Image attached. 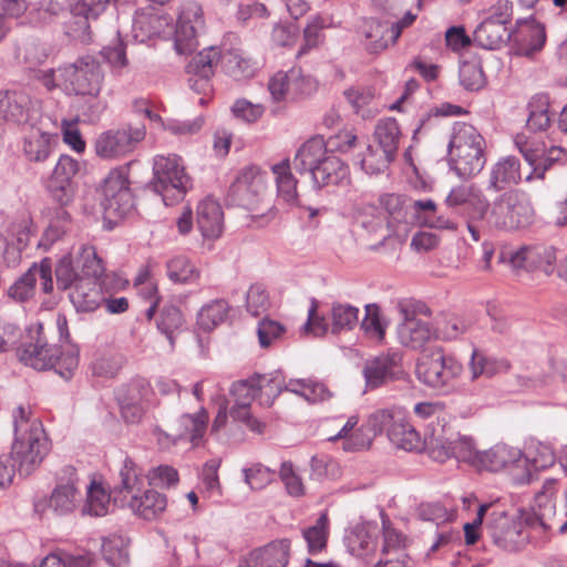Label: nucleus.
<instances>
[{
    "label": "nucleus",
    "instance_id": "8",
    "mask_svg": "<svg viewBox=\"0 0 567 567\" xmlns=\"http://www.w3.org/2000/svg\"><path fill=\"white\" fill-rule=\"evenodd\" d=\"M62 85L68 94L96 99L104 82V71L100 61L92 55H83L73 63L59 68Z\"/></svg>",
    "mask_w": 567,
    "mask_h": 567
},
{
    "label": "nucleus",
    "instance_id": "29",
    "mask_svg": "<svg viewBox=\"0 0 567 567\" xmlns=\"http://www.w3.org/2000/svg\"><path fill=\"white\" fill-rule=\"evenodd\" d=\"M166 497L154 489H145L130 496L123 505L144 519H154L166 508Z\"/></svg>",
    "mask_w": 567,
    "mask_h": 567
},
{
    "label": "nucleus",
    "instance_id": "42",
    "mask_svg": "<svg viewBox=\"0 0 567 567\" xmlns=\"http://www.w3.org/2000/svg\"><path fill=\"white\" fill-rule=\"evenodd\" d=\"M74 262L82 278L102 280L106 276L103 261L93 246H83L79 250Z\"/></svg>",
    "mask_w": 567,
    "mask_h": 567
},
{
    "label": "nucleus",
    "instance_id": "57",
    "mask_svg": "<svg viewBox=\"0 0 567 567\" xmlns=\"http://www.w3.org/2000/svg\"><path fill=\"white\" fill-rule=\"evenodd\" d=\"M257 382V391L260 392V404L271 406L275 399L282 392L286 391L285 383L279 377H256L254 378Z\"/></svg>",
    "mask_w": 567,
    "mask_h": 567
},
{
    "label": "nucleus",
    "instance_id": "56",
    "mask_svg": "<svg viewBox=\"0 0 567 567\" xmlns=\"http://www.w3.org/2000/svg\"><path fill=\"white\" fill-rule=\"evenodd\" d=\"M329 519L327 514H321L316 524L303 530V537L310 553L319 551L326 547Z\"/></svg>",
    "mask_w": 567,
    "mask_h": 567
},
{
    "label": "nucleus",
    "instance_id": "9",
    "mask_svg": "<svg viewBox=\"0 0 567 567\" xmlns=\"http://www.w3.org/2000/svg\"><path fill=\"white\" fill-rule=\"evenodd\" d=\"M523 451L505 443H498L481 452L477 468L492 473L506 472L519 484L532 481V472L523 467Z\"/></svg>",
    "mask_w": 567,
    "mask_h": 567
},
{
    "label": "nucleus",
    "instance_id": "13",
    "mask_svg": "<svg viewBox=\"0 0 567 567\" xmlns=\"http://www.w3.org/2000/svg\"><path fill=\"white\" fill-rule=\"evenodd\" d=\"M80 172L78 159L61 155L47 181L45 188L51 198L61 206L70 205L76 194L78 184L75 178Z\"/></svg>",
    "mask_w": 567,
    "mask_h": 567
},
{
    "label": "nucleus",
    "instance_id": "26",
    "mask_svg": "<svg viewBox=\"0 0 567 567\" xmlns=\"http://www.w3.org/2000/svg\"><path fill=\"white\" fill-rule=\"evenodd\" d=\"M359 416L353 414L348 417L340 431L329 437V441H342V450L346 452H359L368 450L372 444V436L364 426L357 427Z\"/></svg>",
    "mask_w": 567,
    "mask_h": 567
},
{
    "label": "nucleus",
    "instance_id": "2",
    "mask_svg": "<svg viewBox=\"0 0 567 567\" xmlns=\"http://www.w3.org/2000/svg\"><path fill=\"white\" fill-rule=\"evenodd\" d=\"M14 441L11 453L18 463L20 475H30L50 451V441L38 417L29 409L18 406L13 411Z\"/></svg>",
    "mask_w": 567,
    "mask_h": 567
},
{
    "label": "nucleus",
    "instance_id": "30",
    "mask_svg": "<svg viewBox=\"0 0 567 567\" xmlns=\"http://www.w3.org/2000/svg\"><path fill=\"white\" fill-rule=\"evenodd\" d=\"M30 99L23 92H0V120L17 124L25 123L29 118Z\"/></svg>",
    "mask_w": 567,
    "mask_h": 567
},
{
    "label": "nucleus",
    "instance_id": "36",
    "mask_svg": "<svg viewBox=\"0 0 567 567\" xmlns=\"http://www.w3.org/2000/svg\"><path fill=\"white\" fill-rule=\"evenodd\" d=\"M523 467L526 466L534 471H540L551 467L555 464L556 455L549 443L530 440L523 452Z\"/></svg>",
    "mask_w": 567,
    "mask_h": 567
},
{
    "label": "nucleus",
    "instance_id": "41",
    "mask_svg": "<svg viewBox=\"0 0 567 567\" xmlns=\"http://www.w3.org/2000/svg\"><path fill=\"white\" fill-rule=\"evenodd\" d=\"M374 144L380 148L386 150L396 156L401 140V130L392 117H385L378 122L373 133Z\"/></svg>",
    "mask_w": 567,
    "mask_h": 567
},
{
    "label": "nucleus",
    "instance_id": "10",
    "mask_svg": "<svg viewBox=\"0 0 567 567\" xmlns=\"http://www.w3.org/2000/svg\"><path fill=\"white\" fill-rule=\"evenodd\" d=\"M556 492V481H546L543 489L535 495V506L518 509L516 523L522 524L527 532L530 529L537 534H545L549 530L555 515Z\"/></svg>",
    "mask_w": 567,
    "mask_h": 567
},
{
    "label": "nucleus",
    "instance_id": "55",
    "mask_svg": "<svg viewBox=\"0 0 567 567\" xmlns=\"http://www.w3.org/2000/svg\"><path fill=\"white\" fill-rule=\"evenodd\" d=\"M56 286L61 290L73 289L82 279L75 262L70 256H63L55 267Z\"/></svg>",
    "mask_w": 567,
    "mask_h": 567
},
{
    "label": "nucleus",
    "instance_id": "38",
    "mask_svg": "<svg viewBox=\"0 0 567 567\" xmlns=\"http://www.w3.org/2000/svg\"><path fill=\"white\" fill-rule=\"evenodd\" d=\"M272 174L277 184L278 196L288 205L298 204L297 179L291 173V166L288 158L272 165Z\"/></svg>",
    "mask_w": 567,
    "mask_h": 567
},
{
    "label": "nucleus",
    "instance_id": "15",
    "mask_svg": "<svg viewBox=\"0 0 567 567\" xmlns=\"http://www.w3.org/2000/svg\"><path fill=\"white\" fill-rule=\"evenodd\" d=\"M204 27L202 7L195 1L184 2L175 29V48L179 54H185L195 48L196 37Z\"/></svg>",
    "mask_w": 567,
    "mask_h": 567
},
{
    "label": "nucleus",
    "instance_id": "59",
    "mask_svg": "<svg viewBox=\"0 0 567 567\" xmlns=\"http://www.w3.org/2000/svg\"><path fill=\"white\" fill-rule=\"evenodd\" d=\"M70 14V20L64 23L65 34L83 43L91 41L90 20L93 19L86 14H75L73 8Z\"/></svg>",
    "mask_w": 567,
    "mask_h": 567
},
{
    "label": "nucleus",
    "instance_id": "51",
    "mask_svg": "<svg viewBox=\"0 0 567 567\" xmlns=\"http://www.w3.org/2000/svg\"><path fill=\"white\" fill-rule=\"evenodd\" d=\"M349 551L357 557H368L375 550V542L365 526L354 527L346 538Z\"/></svg>",
    "mask_w": 567,
    "mask_h": 567
},
{
    "label": "nucleus",
    "instance_id": "61",
    "mask_svg": "<svg viewBox=\"0 0 567 567\" xmlns=\"http://www.w3.org/2000/svg\"><path fill=\"white\" fill-rule=\"evenodd\" d=\"M361 329L372 339L382 340L385 326L381 320L380 308L377 305L365 306V316L361 322Z\"/></svg>",
    "mask_w": 567,
    "mask_h": 567
},
{
    "label": "nucleus",
    "instance_id": "16",
    "mask_svg": "<svg viewBox=\"0 0 567 567\" xmlns=\"http://www.w3.org/2000/svg\"><path fill=\"white\" fill-rule=\"evenodd\" d=\"M117 286V279L106 275L102 280L82 278L70 292V300L78 311L92 312L104 300V293H110Z\"/></svg>",
    "mask_w": 567,
    "mask_h": 567
},
{
    "label": "nucleus",
    "instance_id": "43",
    "mask_svg": "<svg viewBox=\"0 0 567 567\" xmlns=\"http://www.w3.org/2000/svg\"><path fill=\"white\" fill-rule=\"evenodd\" d=\"M463 188H468V184H461L452 187L449 194L446 195L444 203L449 208L452 209H457L460 207L463 208L464 216L466 218L467 230L471 234L473 240L478 241L481 239V231L476 226V223H483L485 225V219L475 218L473 216L472 206L470 204L468 198L464 199V203H458V197L462 198L461 190Z\"/></svg>",
    "mask_w": 567,
    "mask_h": 567
},
{
    "label": "nucleus",
    "instance_id": "47",
    "mask_svg": "<svg viewBox=\"0 0 567 567\" xmlns=\"http://www.w3.org/2000/svg\"><path fill=\"white\" fill-rule=\"evenodd\" d=\"M362 32L365 38V48L371 53H378L388 48L391 37L385 38V33L390 32V28L378 20L369 19L362 24Z\"/></svg>",
    "mask_w": 567,
    "mask_h": 567
},
{
    "label": "nucleus",
    "instance_id": "44",
    "mask_svg": "<svg viewBox=\"0 0 567 567\" xmlns=\"http://www.w3.org/2000/svg\"><path fill=\"white\" fill-rule=\"evenodd\" d=\"M229 306L224 299L213 300L202 307L197 315V324L205 331L215 329L228 316Z\"/></svg>",
    "mask_w": 567,
    "mask_h": 567
},
{
    "label": "nucleus",
    "instance_id": "62",
    "mask_svg": "<svg viewBox=\"0 0 567 567\" xmlns=\"http://www.w3.org/2000/svg\"><path fill=\"white\" fill-rule=\"evenodd\" d=\"M399 409H383L375 411L368 420L367 431L371 434L372 439L384 430L395 423L396 416L401 414Z\"/></svg>",
    "mask_w": 567,
    "mask_h": 567
},
{
    "label": "nucleus",
    "instance_id": "11",
    "mask_svg": "<svg viewBox=\"0 0 567 567\" xmlns=\"http://www.w3.org/2000/svg\"><path fill=\"white\" fill-rule=\"evenodd\" d=\"M78 484L76 470L73 466H65L61 470L59 482L52 491L50 498L48 501H38L34 504L35 511L43 512L49 507L56 515L72 513L81 501Z\"/></svg>",
    "mask_w": 567,
    "mask_h": 567
},
{
    "label": "nucleus",
    "instance_id": "18",
    "mask_svg": "<svg viewBox=\"0 0 567 567\" xmlns=\"http://www.w3.org/2000/svg\"><path fill=\"white\" fill-rule=\"evenodd\" d=\"M145 133L143 125L105 132L96 140V154L104 158L125 155L145 137Z\"/></svg>",
    "mask_w": 567,
    "mask_h": 567
},
{
    "label": "nucleus",
    "instance_id": "5",
    "mask_svg": "<svg viewBox=\"0 0 567 567\" xmlns=\"http://www.w3.org/2000/svg\"><path fill=\"white\" fill-rule=\"evenodd\" d=\"M462 373V363L441 347H433L422 352L417 359V379L432 389L443 391L454 389Z\"/></svg>",
    "mask_w": 567,
    "mask_h": 567
},
{
    "label": "nucleus",
    "instance_id": "46",
    "mask_svg": "<svg viewBox=\"0 0 567 567\" xmlns=\"http://www.w3.org/2000/svg\"><path fill=\"white\" fill-rule=\"evenodd\" d=\"M111 506L110 494L97 483L91 482L87 487L86 501L82 507L83 515L104 516Z\"/></svg>",
    "mask_w": 567,
    "mask_h": 567
},
{
    "label": "nucleus",
    "instance_id": "4",
    "mask_svg": "<svg viewBox=\"0 0 567 567\" xmlns=\"http://www.w3.org/2000/svg\"><path fill=\"white\" fill-rule=\"evenodd\" d=\"M227 203L250 212L252 218L272 216L274 200L266 174L256 166L243 169L229 187Z\"/></svg>",
    "mask_w": 567,
    "mask_h": 567
},
{
    "label": "nucleus",
    "instance_id": "50",
    "mask_svg": "<svg viewBox=\"0 0 567 567\" xmlns=\"http://www.w3.org/2000/svg\"><path fill=\"white\" fill-rule=\"evenodd\" d=\"M331 332L353 329L359 320V309L348 305L334 302L330 311Z\"/></svg>",
    "mask_w": 567,
    "mask_h": 567
},
{
    "label": "nucleus",
    "instance_id": "45",
    "mask_svg": "<svg viewBox=\"0 0 567 567\" xmlns=\"http://www.w3.org/2000/svg\"><path fill=\"white\" fill-rule=\"evenodd\" d=\"M221 62V53L216 47H209L192 58L187 64V72L193 76L212 78L216 63Z\"/></svg>",
    "mask_w": 567,
    "mask_h": 567
},
{
    "label": "nucleus",
    "instance_id": "3",
    "mask_svg": "<svg viewBox=\"0 0 567 567\" xmlns=\"http://www.w3.org/2000/svg\"><path fill=\"white\" fill-rule=\"evenodd\" d=\"M485 140L471 124L458 122L452 130L449 156L452 168L461 178L477 175L486 163Z\"/></svg>",
    "mask_w": 567,
    "mask_h": 567
},
{
    "label": "nucleus",
    "instance_id": "54",
    "mask_svg": "<svg viewBox=\"0 0 567 567\" xmlns=\"http://www.w3.org/2000/svg\"><path fill=\"white\" fill-rule=\"evenodd\" d=\"M167 276L174 282L187 284L195 281L199 274L186 257L178 256L167 262Z\"/></svg>",
    "mask_w": 567,
    "mask_h": 567
},
{
    "label": "nucleus",
    "instance_id": "17",
    "mask_svg": "<svg viewBox=\"0 0 567 567\" xmlns=\"http://www.w3.org/2000/svg\"><path fill=\"white\" fill-rule=\"evenodd\" d=\"M41 279L42 289L45 293L53 290L52 265L45 258L41 262H34L23 275H21L8 290V296L16 301L24 302L31 299L35 292V284Z\"/></svg>",
    "mask_w": 567,
    "mask_h": 567
},
{
    "label": "nucleus",
    "instance_id": "28",
    "mask_svg": "<svg viewBox=\"0 0 567 567\" xmlns=\"http://www.w3.org/2000/svg\"><path fill=\"white\" fill-rule=\"evenodd\" d=\"M520 177L519 161L514 156L503 157L489 171L487 189L501 192L509 185L518 184Z\"/></svg>",
    "mask_w": 567,
    "mask_h": 567
},
{
    "label": "nucleus",
    "instance_id": "7",
    "mask_svg": "<svg viewBox=\"0 0 567 567\" xmlns=\"http://www.w3.org/2000/svg\"><path fill=\"white\" fill-rule=\"evenodd\" d=\"M154 190L162 196L165 205H173L183 199L192 187L179 156L175 154L157 155L154 158Z\"/></svg>",
    "mask_w": 567,
    "mask_h": 567
},
{
    "label": "nucleus",
    "instance_id": "21",
    "mask_svg": "<svg viewBox=\"0 0 567 567\" xmlns=\"http://www.w3.org/2000/svg\"><path fill=\"white\" fill-rule=\"evenodd\" d=\"M290 543L287 539L275 540L250 551L239 567H286L289 561Z\"/></svg>",
    "mask_w": 567,
    "mask_h": 567
},
{
    "label": "nucleus",
    "instance_id": "6",
    "mask_svg": "<svg viewBox=\"0 0 567 567\" xmlns=\"http://www.w3.org/2000/svg\"><path fill=\"white\" fill-rule=\"evenodd\" d=\"M426 449L430 457L444 463L450 458L467 463L477 468L481 452L476 447L474 439L461 434L451 426L443 425L439 431H433L427 437Z\"/></svg>",
    "mask_w": 567,
    "mask_h": 567
},
{
    "label": "nucleus",
    "instance_id": "14",
    "mask_svg": "<svg viewBox=\"0 0 567 567\" xmlns=\"http://www.w3.org/2000/svg\"><path fill=\"white\" fill-rule=\"evenodd\" d=\"M101 206L109 217H124L134 206L128 181L121 171H112L101 188Z\"/></svg>",
    "mask_w": 567,
    "mask_h": 567
},
{
    "label": "nucleus",
    "instance_id": "33",
    "mask_svg": "<svg viewBox=\"0 0 567 567\" xmlns=\"http://www.w3.org/2000/svg\"><path fill=\"white\" fill-rule=\"evenodd\" d=\"M143 484L141 470L132 460L126 458L118 473V483L114 487L118 494L115 501L118 499L123 506L131 495L142 492Z\"/></svg>",
    "mask_w": 567,
    "mask_h": 567
},
{
    "label": "nucleus",
    "instance_id": "49",
    "mask_svg": "<svg viewBox=\"0 0 567 567\" xmlns=\"http://www.w3.org/2000/svg\"><path fill=\"white\" fill-rule=\"evenodd\" d=\"M394 158L395 155L386 150L380 148L377 144H370L363 153L361 167L369 174H380L388 169Z\"/></svg>",
    "mask_w": 567,
    "mask_h": 567
},
{
    "label": "nucleus",
    "instance_id": "20",
    "mask_svg": "<svg viewBox=\"0 0 567 567\" xmlns=\"http://www.w3.org/2000/svg\"><path fill=\"white\" fill-rule=\"evenodd\" d=\"M60 354L58 346H51L42 331V326L38 329V336L34 342L25 344L20 353V361L35 370H48L56 365Z\"/></svg>",
    "mask_w": 567,
    "mask_h": 567
},
{
    "label": "nucleus",
    "instance_id": "19",
    "mask_svg": "<svg viewBox=\"0 0 567 567\" xmlns=\"http://www.w3.org/2000/svg\"><path fill=\"white\" fill-rule=\"evenodd\" d=\"M179 421L184 426V430L171 429V431L167 432L159 427L155 429L157 442L163 449H168L172 445H175L179 440L185 439L188 434L190 442L196 445L206 431L208 414L205 409H200V411L194 415H183Z\"/></svg>",
    "mask_w": 567,
    "mask_h": 567
},
{
    "label": "nucleus",
    "instance_id": "37",
    "mask_svg": "<svg viewBox=\"0 0 567 567\" xmlns=\"http://www.w3.org/2000/svg\"><path fill=\"white\" fill-rule=\"evenodd\" d=\"M287 392L301 396L309 403H318L329 400L332 392L328 386L315 379H291L285 385Z\"/></svg>",
    "mask_w": 567,
    "mask_h": 567
},
{
    "label": "nucleus",
    "instance_id": "35",
    "mask_svg": "<svg viewBox=\"0 0 567 567\" xmlns=\"http://www.w3.org/2000/svg\"><path fill=\"white\" fill-rule=\"evenodd\" d=\"M55 140L50 133L32 128L24 137V155L31 162H44L50 156Z\"/></svg>",
    "mask_w": 567,
    "mask_h": 567
},
{
    "label": "nucleus",
    "instance_id": "48",
    "mask_svg": "<svg viewBox=\"0 0 567 567\" xmlns=\"http://www.w3.org/2000/svg\"><path fill=\"white\" fill-rule=\"evenodd\" d=\"M332 24V19L324 16H313L309 19L303 29V44L298 51V55L307 53L309 50L317 48L323 40L322 31Z\"/></svg>",
    "mask_w": 567,
    "mask_h": 567
},
{
    "label": "nucleus",
    "instance_id": "63",
    "mask_svg": "<svg viewBox=\"0 0 567 567\" xmlns=\"http://www.w3.org/2000/svg\"><path fill=\"white\" fill-rule=\"evenodd\" d=\"M269 305V296L265 287L260 284L251 285L246 296L247 311L258 317L268 310Z\"/></svg>",
    "mask_w": 567,
    "mask_h": 567
},
{
    "label": "nucleus",
    "instance_id": "23",
    "mask_svg": "<svg viewBox=\"0 0 567 567\" xmlns=\"http://www.w3.org/2000/svg\"><path fill=\"white\" fill-rule=\"evenodd\" d=\"M329 152L322 137H311L298 148L292 159L293 167L300 174L312 175Z\"/></svg>",
    "mask_w": 567,
    "mask_h": 567
},
{
    "label": "nucleus",
    "instance_id": "52",
    "mask_svg": "<svg viewBox=\"0 0 567 567\" xmlns=\"http://www.w3.org/2000/svg\"><path fill=\"white\" fill-rule=\"evenodd\" d=\"M128 542L120 535H111L103 539L102 554L112 567H121L128 561Z\"/></svg>",
    "mask_w": 567,
    "mask_h": 567
},
{
    "label": "nucleus",
    "instance_id": "12",
    "mask_svg": "<svg viewBox=\"0 0 567 567\" xmlns=\"http://www.w3.org/2000/svg\"><path fill=\"white\" fill-rule=\"evenodd\" d=\"M486 527L493 543L507 551L522 550L530 538V533L503 511L491 512Z\"/></svg>",
    "mask_w": 567,
    "mask_h": 567
},
{
    "label": "nucleus",
    "instance_id": "31",
    "mask_svg": "<svg viewBox=\"0 0 567 567\" xmlns=\"http://www.w3.org/2000/svg\"><path fill=\"white\" fill-rule=\"evenodd\" d=\"M349 177V167L332 152L321 162L311 175L317 187L339 185Z\"/></svg>",
    "mask_w": 567,
    "mask_h": 567
},
{
    "label": "nucleus",
    "instance_id": "27",
    "mask_svg": "<svg viewBox=\"0 0 567 567\" xmlns=\"http://www.w3.org/2000/svg\"><path fill=\"white\" fill-rule=\"evenodd\" d=\"M388 437L398 449L408 452L422 451L426 446L427 439L422 440L419 432L406 421L401 412L396 421L388 430Z\"/></svg>",
    "mask_w": 567,
    "mask_h": 567
},
{
    "label": "nucleus",
    "instance_id": "58",
    "mask_svg": "<svg viewBox=\"0 0 567 567\" xmlns=\"http://www.w3.org/2000/svg\"><path fill=\"white\" fill-rule=\"evenodd\" d=\"M556 163H567V150L560 146L550 147L539 163L534 167L533 172L526 177V181L534 178L544 179L546 172Z\"/></svg>",
    "mask_w": 567,
    "mask_h": 567
},
{
    "label": "nucleus",
    "instance_id": "53",
    "mask_svg": "<svg viewBox=\"0 0 567 567\" xmlns=\"http://www.w3.org/2000/svg\"><path fill=\"white\" fill-rule=\"evenodd\" d=\"M136 25L146 33L147 37H167L172 32V19L164 14L142 16L135 21Z\"/></svg>",
    "mask_w": 567,
    "mask_h": 567
},
{
    "label": "nucleus",
    "instance_id": "22",
    "mask_svg": "<svg viewBox=\"0 0 567 567\" xmlns=\"http://www.w3.org/2000/svg\"><path fill=\"white\" fill-rule=\"evenodd\" d=\"M196 223L204 238H218L224 230V213L220 204L212 197L200 200L196 208Z\"/></svg>",
    "mask_w": 567,
    "mask_h": 567
},
{
    "label": "nucleus",
    "instance_id": "64",
    "mask_svg": "<svg viewBox=\"0 0 567 567\" xmlns=\"http://www.w3.org/2000/svg\"><path fill=\"white\" fill-rule=\"evenodd\" d=\"M434 331L437 339L455 340L466 331V324L456 317H444L436 321Z\"/></svg>",
    "mask_w": 567,
    "mask_h": 567
},
{
    "label": "nucleus",
    "instance_id": "39",
    "mask_svg": "<svg viewBox=\"0 0 567 567\" xmlns=\"http://www.w3.org/2000/svg\"><path fill=\"white\" fill-rule=\"evenodd\" d=\"M550 102L547 94H535L527 104L526 126L532 132H544L551 124Z\"/></svg>",
    "mask_w": 567,
    "mask_h": 567
},
{
    "label": "nucleus",
    "instance_id": "40",
    "mask_svg": "<svg viewBox=\"0 0 567 567\" xmlns=\"http://www.w3.org/2000/svg\"><path fill=\"white\" fill-rule=\"evenodd\" d=\"M509 39L507 28L502 23L485 19L474 31V41L482 48L494 50Z\"/></svg>",
    "mask_w": 567,
    "mask_h": 567
},
{
    "label": "nucleus",
    "instance_id": "24",
    "mask_svg": "<svg viewBox=\"0 0 567 567\" xmlns=\"http://www.w3.org/2000/svg\"><path fill=\"white\" fill-rule=\"evenodd\" d=\"M403 313L404 321L399 327V338L402 344L417 349L435 338L434 327L430 321L410 317L406 310H403Z\"/></svg>",
    "mask_w": 567,
    "mask_h": 567
},
{
    "label": "nucleus",
    "instance_id": "32",
    "mask_svg": "<svg viewBox=\"0 0 567 567\" xmlns=\"http://www.w3.org/2000/svg\"><path fill=\"white\" fill-rule=\"evenodd\" d=\"M357 224L375 239H385L389 236V220L386 214L377 205H362L355 216Z\"/></svg>",
    "mask_w": 567,
    "mask_h": 567
},
{
    "label": "nucleus",
    "instance_id": "60",
    "mask_svg": "<svg viewBox=\"0 0 567 567\" xmlns=\"http://www.w3.org/2000/svg\"><path fill=\"white\" fill-rule=\"evenodd\" d=\"M460 82L470 91H477L485 84L483 69L478 62L465 61L460 66Z\"/></svg>",
    "mask_w": 567,
    "mask_h": 567
},
{
    "label": "nucleus",
    "instance_id": "1",
    "mask_svg": "<svg viewBox=\"0 0 567 567\" xmlns=\"http://www.w3.org/2000/svg\"><path fill=\"white\" fill-rule=\"evenodd\" d=\"M462 198L470 199L475 218L485 219V227L496 231H516L525 229L535 221V208L527 193L522 189H508L492 203L484 190L475 183L461 190Z\"/></svg>",
    "mask_w": 567,
    "mask_h": 567
},
{
    "label": "nucleus",
    "instance_id": "34",
    "mask_svg": "<svg viewBox=\"0 0 567 567\" xmlns=\"http://www.w3.org/2000/svg\"><path fill=\"white\" fill-rule=\"evenodd\" d=\"M221 68L234 80L249 79L257 69L256 62L241 49H231L221 54Z\"/></svg>",
    "mask_w": 567,
    "mask_h": 567
},
{
    "label": "nucleus",
    "instance_id": "25",
    "mask_svg": "<svg viewBox=\"0 0 567 567\" xmlns=\"http://www.w3.org/2000/svg\"><path fill=\"white\" fill-rule=\"evenodd\" d=\"M400 360L401 357L398 353H388L367 361L363 368L367 389H375L384 384L393 375Z\"/></svg>",
    "mask_w": 567,
    "mask_h": 567
}]
</instances>
